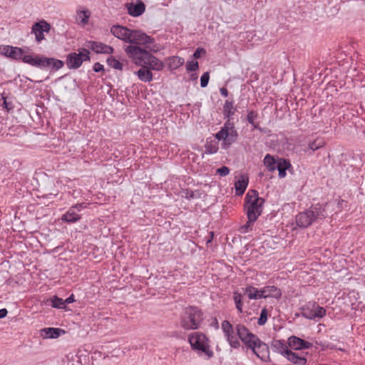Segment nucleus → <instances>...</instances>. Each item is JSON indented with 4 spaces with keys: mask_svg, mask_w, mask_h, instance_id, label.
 Returning <instances> with one entry per match:
<instances>
[{
    "mask_svg": "<svg viewBox=\"0 0 365 365\" xmlns=\"http://www.w3.org/2000/svg\"><path fill=\"white\" fill-rule=\"evenodd\" d=\"M9 49H11L9 45H0V55L7 57Z\"/></svg>",
    "mask_w": 365,
    "mask_h": 365,
    "instance_id": "37998d69",
    "label": "nucleus"
},
{
    "mask_svg": "<svg viewBox=\"0 0 365 365\" xmlns=\"http://www.w3.org/2000/svg\"><path fill=\"white\" fill-rule=\"evenodd\" d=\"M245 202L247 217L257 220L262 211L264 200L258 196L257 191L250 190L246 195Z\"/></svg>",
    "mask_w": 365,
    "mask_h": 365,
    "instance_id": "423d86ee",
    "label": "nucleus"
},
{
    "mask_svg": "<svg viewBox=\"0 0 365 365\" xmlns=\"http://www.w3.org/2000/svg\"><path fill=\"white\" fill-rule=\"evenodd\" d=\"M188 341L192 349L199 356H205L207 359L213 356L210 341L205 334L199 331L192 332L188 336Z\"/></svg>",
    "mask_w": 365,
    "mask_h": 365,
    "instance_id": "20e7f679",
    "label": "nucleus"
},
{
    "mask_svg": "<svg viewBox=\"0 0 365 365\" xmlns=\"http://www.w3.org/2000/svg\"><path fill=\"white\" fill-rule=\"evenodd\" d=\"M202 313L195 307L185 308L180 318V327L186 330L197 329L202 322Z\"/></svg>",
    "mask_w": 365,
    "mask_h": 365,
    "instance_id": "39448f33",
    "label": "nucleus"
},
{
    "mask_svg": "<svg viewBox=\"0 0 365 365\" xmlns=\"http://www.w3.org/2000/svg\"><path fill=\"white\" fill-rule=\"evenodd\" d=\"M138 78L143 82H150L153 81V75L150 69L146 66H143L135 72Z\"/></svg>",
    "mask_w": 365,
    "mask_h": 365,
    "instance_id": "bb28decb",
    "label": "nucleus"
},
{
    "mask_svg": "<svg viewBox=\"0 0 365 365\" xmlns=\"http://www.w3.org/2000/svg\"><path fill=\"white\" fill-rule=\"evenodd\" d=\"M66 331L60 328L46 327L40 330L41 336L43 339H57Z\"/></svg>",
    "mask_w": 365,
    "mask_h": 365,
    "instance_id": "412c9836",
    "label": "nucleus"
},
{
    "mask_svg": "<svg viewBox=\"0 0 365 365\" xmlns=\"http://www.w3.org/2000/svg\"><path fill=\"white\" fill-rule=\"evenodd\" d=\"M86 48L91 49L97 53H112L113 52V48L106 44H104L101 42L90 41H87L85 43Z\"/></svg>",
    "mask_w": 365,
    "mask_h": 365,
    "instance_id": "dca6fc26",
    "label": "nucleus"
},
{
    "mask_svg": "<svg viewBox=\"0 0 365 365\" xmlns=\"http://www.w3.org/2000/svg\"><path fill=\"white\" fill-rule=\"evenodd\" d=\"M93 68L95 72H101L104 71L103 66L100 63H94Z\"/></svg>",
    "mask_w": 365,
    "mask_h": 365,
    "instance_id": "c03bdc74",
    "label": "nucleus"
},
{
    "mask_svg": "<svg viewBox=\"0 0 365 365\" xmlns=\"http://www.w3.org/2000/svg\"><path fill=\"white\" fill-rule=\"evenodd\" d=\"M218 150L217 143L215 141L207 142L205 145V150L209 154H214Z\"/></svg>",
    "mask_w": 365,
    "mask_h": 365,
    "instance_id": "473e14b6",
    "label": "nucleus"
},
{
    "mask_svg": "<svg viewBox=\"0 0 365 365\" xmlns=\"http://www.w3.org/2000/svg\"><path fill=\"white\" fill-rule=\"evenodd\" d=\"M190 78H191L192 80H196V79L197 78V74H196V73L191 74V75H190Z\"/></svg>",
    "mask_w": 365,
    "mask_h": 365,
    "instance_id": "3c124183",
    "label": "nucleus"
},
{
    "mask_svg": "<svg viewBox=\"0 0 365 365\" xmlns=\"http://www.w3.org/2000/svg\"><path fill=\"white\" fill-rule=\"evenodd\" d=\"M232 102L227 101L223 106V113L227 118H230L235 113Z\"/></svg>",
    "mask_w": 365,
    "mask_h": 365,
    "instance_id": "7c9ffc66",
    "label": "nucleus"
},
{
    "mask_svg": "<svg viewBox=\"0 0 365 365\" xmlns=\"http://www.w3.org/2000/svg\"><path fill=\"white\" fill-rule=\"evenodd\" d=\"M110 32L125 43L143 45L153 53L160 51V46L155 43L154 39L141 30H133L123 26L115 25L111 27Z\"/></svg>",
    "mask_w": 365,
    "mask_h": 365,
    "instance_id": "f257e3e1",
    "label": "nucleus"
},
{
    "mask_svg": "<svg viewBox=\"0 0 365 365\" xmlns=\"http://www.w3.org/2000/svg\"><path fill=\"white\" fill-rule=\"evenodd\" d=\"M51 29V24L41 19L32 25L31 34L34 35L36 43H40L46 39V35L50 32Z\"/></svg>",
    "mask_w": 365,
    "mask_h": 365,
    "instance_id": "f8f14e48",
    "label": "nucleus"
},
{
    "mask_svg": "<svg viewBox=\"0 0 365 365\" xmlns=\"http://www.w3.org/2000/svg\"><path fill=\"white\" fill-rule=\"evenodd\" d=\"M185 67L188 72L195 71L199 68V63L195 60H189L187 61Z\"/></svg>",
    "mask_w": 365,
    "mask_h": 365,
    "instance_id": "f704fd0d",
    "label": "nucleus"
},
{
    "mask_svg": "<svg viewBox=\"0 0 365 365\" xmlns=\"http://www.w3.org/2000/svg\"><path fill=\"white\" fill-rule=\"evenodd\" d=\"M184 63V58L178 56H170L165 59V63L168 68L171 71L178 69L182 66Z\"/></svg>",
    "mask_w": 365,
    "mask_h": 365,
    "instance_id": "393cba45",
    "label": "nucleus"
},
{
    "mask_svg": "<svg viewBox=\"0 0 365 365\" xmlns=\"http://www.w3.org/2000/svg\"><path fill=\"white\" fill-rule=\"evenodd\" d=\"M128 13L134 17L140 16L145 12V6L143 1L138 0L135 2L126 4Z\"/></svg>",
    "mask_w": 365,
    "mask_h": 365,
    "instance_id": "aec40b11",
    "label": "nucleus"
},
{
    "mask_svg": "<svg viewBox=\"0 0 365 365\" xmlns=\"http://www.w3.org/2000/svg\"><path fill=\"white\" fill-rule=\"evenodd\" d=\"M142 66H146L150 70L160 71L164 68L165 64L163 61L150 54L149 52L147 56H145Z\"/></svg>",
    "mask_w": 365,
    "mask_h": 365,
    "instance_id": "f3484780",
    "label": "nucleus"
},
{
    "mask_svg": "<svg viewBox=\"0 0 365 365\" xmlns=\"http://www.w3.org/2000/svg\"><path fill=\"white\" fill-rule=\"evenodd\" d=\"M220 93L222 96H225V97H227L228 96V91L226 88H221L220 90Z\"/></svg>",
    "mask_w": 365,
    "mask_h": 365,
    "instance_id": "8fccbe9b",
    "label": "nucleus"
},
{
    "mask_svg": "<svg viewBox=\"0 0 365 365\" xmlns=\"http://www.w3.org/2000/svg\"><path fill=\"white\" fill-rule=\"evenodd\" d=\"M74 301H75V299H74V297L73 294H71L69 297H68L67 299L63 300V302H65V305L68 304H71V303L73 302Z\"/></svg>",
    "mask_w": 365,
    "mask_h": 365,
    "instance_id": "de8ad7c7",
    "label": "nucleus"
},
{
    "mask_svg": "<svg viewBox=\"0 0 365 365\" xmlns=\"http://www.w3.org/2000/svg\"><path fill=\"white\" fill-rule=\"evenodd\" d=\"M140 44H129L124 46V51L129 58L136 66H142L145 61V56L149 52H151L145 46L140 47Z\"/></svg>",
    "mask_w": 365,
    "mask_h": 365,
    "instance_id": "1a4fd4ad",
    "label": "nucleus"
},
{
    "mask_svg": "<svg viewBox=\"0 0 365 365\" xmlns=\"http://www.w3.org/2000/svg\"><path fill=\"white\" fill-rule=\"evenodd\" d=\"M287 344L290 349L294 350L306 349L312 346V343L306 341L296 336L289 337L287 339Z\"/></svg>",
    "mask_w": 365,
    "mask_h": 365,
    "instance_id": "6ab92c4d",
    "label": "nucleus"
},
{
    "mask_svg": "<svg viewBox=\"0 0 365 365\" xmlns=\"http://www.w3.org/2000/svg\"><path fill=\"white\" fill-rule=\"evenodd\" d=\"M262 298L273 297L278 299L282 295L281 290L275 286H267L261 289Z\"/></svg>",
    "mask_w": 365,
    "mask_h": 365,
    "instance_id": "5701e85b",
    "label": "nucleus"
},
{
    "mask_svg": "<svg viewBox=\"0 0 365 365\" xmlns=\"http://www.w3.org/2000/svg\"><path fill=\"white\" fill-rule=\"evenodd\" d=\"M256 220H251L250 218H248V221L247 222V223L245 225L241 227V228H240L241 232L246 233V232H249L250 230H251L252 227L254 225V222Z\"/></svg>",
    "mask_w": 365,
    "mask_h": 365,
    "instance_id": "e433bc0d",
    "label": "nucleus"
},
{
    "mask_svg": "<svg viewBox=\"0 0 365 365\" xmlns=\"http://www.w3.org/2000/svg\"><path fill=\"white\" fill-rule=\"evenodd\" d=\"M90 61V52L86 48L78 49L66 56V65L70 69L78 68L84 61Z\"/></svg>",
    "mask_w": 365,
    "mask_h": 365,
    "instance_id": "9b49d317",
    "label": "nucleus"
},
{
    "mask_svg": "<svg viewBox=\"0 0 365 365\" xmlns=\"http://www.w3.org/2000/svg\"><path fill=\"white\" fill-rule=\"evenodd\" d=\"M216 173L219 175H220L222 177H225V176H227L230 173V169L226 166H222V168H218L216 170Z\"/></svg>",
    "mask_w": 365,
    "mask_h": 365,
    "instance_id": "79ce46f5",
    "label": "nucleus"
},
{
    "mask_svg": "<svg viewBox=\"0 0 365 365\" xmlns=\"http://www.w3.org/2000/svg\"><path fill=\"white\" fill-rule=\"evenodd\" d=\"M268 312L267 309H262L260 313V316L257 320L259 325H264L267 321Z\"/></svg>",
    "mask_w": 365,
    "mask_h": 365,
    "instance_id": "c9c22d12",
    "label": "nucleus"
},
{
    "mask_svg": "<svg viewBox=\"0 0 365 365\" xmlns=\"http://www.w3.org/2000/svg\"><path fill=\"white\" fill-rule=\"evenodd\" d=\"M67 357L70 361L68 362V365H84V364H86L87 361V356L83 354H70L67 356Z\"/></svg>",
    "mask_w": 365,
    "mask_h": 365,
    "instance_id": "a878e982",
    "label": "nucleus"
},
{
    "mask_svg": "<svg viewBox=\"0 0 365 365\" xmlns=\"http://www.w3.org/2000/svg\"><path fill=\"white\" fill-rule=\"evenodd\" d=\"M206 54V50L203 48L198 47L195 53H193V58L194 59H198L201 57L204 56Z\"/></svg>",
    "mask_w": 365,
    "mask_h": 365,
    "instance_id": "58836bf2",
    "label": "nucleus"
},
{
    "mask_svg": "<svg viewBox=\"0 0 365 365\" xmlns=\"http://www.w3.org/2000/svg\"><path fill=\"white\" fill-rule=\"evenodd\" d=\"M210 75L208 72L204 73L200 78V86L202 88H205L209 82Z\"/></svg>",
    "mask_w": 365,
    "mask_h": 365,
    "instance_id": "ea45409f",
    "label": "nucleus"
},
{
    "mask_svg": "<svg viewBox=\"0 0 365 365\" xmlns=\"http://www.w3.org/2000/svg\"><path fill=\"white\" fill-rule=\"evenodd\" d=\"M24 63L40 68H53L58 70L63 66V62L53 58H46L39 55L26 56Z\"/></svg>",
    "mask_w": 365,
    "mask_h": 365,
    "instance_id": "6e6552de",
    "label": "nucleus"
},
{
    "mask_svg": "<svg viewBox=\"0 0 365 365\" xmlns=\"http://www.w3.org/2000/svg\"><path fill=\"white\" fill-rule=\"evenodd\" d=\"M264 165L269 172L277 170L280 178H285L287 175L286 171L291 168V164L288 160L279 157L275 158L269 154L265 155Z\"/></svg>",
    "mask_w": 365,
    "mask_h": 365,
    "instance_id": "0eeeda50",
    "label": "nucleus"
},
{
    "mask_svg": "<svg viewBox=\"0 0 365 365\" xmlns=\"http://www.w3.org/2000/svg\"><path fill=\"white\" fill-rule=\"evenodd\" d=\"M285 358L290 362L297 365H305L307 364V358L299 356L298 354L289 350Z\"/></svg>",
    "mask_w": 365,
    "mask_h": 365,
    "instance_id": "cd10ccee",
    "label": "nucleus"
},
{
    "mask_svg": "<svg viewBox=\"0 0 365 365\" xmlns=\"http://www.w3.org/2000/svg\"><path fill=\"white\" fill-rule=\"evenodd\" d=\"M7 313L6 309H0V319L4 318L7 315Z\"/></svg>",
    "mask_w": 365,
    "mask_h": 365,
    "instance_id": "09e8293b",
    "label": "nucleus"
},
{
    "mask_svg": "<svg viewBox=\"0 0 365 365\" xmlns=\"http://www.w3.org/2000/svg\"><path fill=\"white\" fill-rule=\"evenodd\" d=\"M91 11L85 6H78L76 12V21L78 25L85 27L89 24Z\"/></svg>",
    "mask_w": 365,
    "mask_h": 365,
    "instance_id": "2eb2a0df",
    "label": "nucleus"
},
{
    "mask_svg": "<svg viewBox=\"0 0 365 365\" xmlns=\"http://www.w3.org/2000/svg\"><path fill=\"white\" fill-rule=\"evenodd\" d=\"M273 349L275 351L280 354L283 356H286L290 349H289V346L284 341L277 340L274 341L272 344Z\"/></svg>",
    "mask_w": 365,
    "mask_h": 365,
    "instance_id": "c85d7f7f",
    "label": "nucleus"
},
{
    "mask_svg": "<svg viewBox=\"0 0 365 365\" xmlns=\"http://www.w3.org/2000/svg\"><path fill=\"white\" fill-rule=\"evenodd\" d=\"M324 145V142L322 140H317L309 145V148L312 150H316L319 148H322Z\"/></svg>",
    "mask_w": 365,
    "mask_h": 365,
    "instance_id": "a19ab883",
    "label": "nucleus"
},
{
    "mask_svg": "<svg viewBox=\"0 0 365 365\" xmlns=\"http://www.w3.org/2000/svg\"><path fill=\"white\" fill-rule=\"evenodd\" d=\"M237 335L244 345L262 361H267L269 359V349L268 346L260 340L255 334H252L244 325L236 326Z\"/></svg>",
    "mask_w": 365,
    "mask_h": 365,
    "instance_id": "f03ea898",
    "label": "nucleus"
},
{
    "mask_svg": "<svg viewBox=\"0 0 365 365\" xmlns=\"http://www.w3.org/2000/svg\"><path fill=\"white\" fill-rule=\"evenodd\" d=\"M26 56H34V55L26 54L23 48L11 46L7 58L13 60H22L24 63Z\"/></svg>",
    "mask_w": 365,
    "mask_h": 365,
    "instance_id": "4be33fe9",
    "label": "nucleus"
},
{
    "mask_svg": "<svg viewBox=\"0 0 365 365\" xmlns=\"http://www.w3.org/2000/svg\"><path fill=\"white\" fill-rule=\"evenodd\" d=\"M233 298L235 302L241 301L242 299V295L240 293L235 292L234 293Z\"/></svg>",
    "mask_w": 365,
    "mask_h": 365,
    "instance_id": "49530a36",
    "label": "nucleus"
},
{
    "mask_svg": "<svg viewBox=\"0 0 365 365\" xmlns=\"http://www.w3.org/2000/svg\"><path fill=\"white\" fill-rule=\"evenodd\" d=\"M107 63L110 67H112L115 69H117V70L123 69V64L118 60L115 59L113 57H109L107 59Z\"/></svg>",
    "mask_w": 365,
    "mask_h": 365,
    "instance_id": "72a5a7b5",
    "label": "nucleus"
},
{
    "mask_svg": "<svg viewBox=\"0 0 365 365\" xmlns=\"http://www.w3.org/2000/svg\"><path fill=\"white\" fill-rule=\"evenodd\" d=\"M87 204L81 203L71 207L62 216V220L67 222H74L80 219V215L77 214V211L79 212L82 209L86 208Z\"/></svg>",
    "mask_w": 365,
    "mask_h": 365,
    "instance_id": "a211bd4d",
    "label": "nucleus"
},
{
    "mask_svg": "<svg viewBox=\"0 0 365 365\" xmlns=\"http://www.w3.org/2000/svg\"><path fill=\"white\" fill-rule=\"evenodd\" d=\"M248 177L245 175H242L239 177L235 183L236 195H242L245 192L248 185Z\"/></svg>",
    "mask_w": 365,
    "mask_h": 365,
    "instance_id": "b1692460",
    "label": "nucleus"
},
{
    "mask_svg": "<svg viewBox=\"0 0 365 365\" xmlns=\"http://www.w3.org/2000/svg\"><path fill=\"white\" fill-rule=\"evenodd\" d=\"M244 294H246L250 299H262L261 289H258L252 286L247 287L244 290Z\"/></svg>",
    "mask_w": 365,
    "mask_h": 365,
    "instance_id": "c756f323",
    "label": "nucleus"
},
{
    "mask_svg": "<svg viewBox=\"0 0 365 365\" xmlns=\"http://www.w3.org/2000/svg\"><path fill=\"white\" fill-rule=\"evenodd\" d=\"M235 306H236V308L237 309V311L240 313L242 312V307H243V303L241 301H237V302H235Z\"/></svg>",
    "mask_w": 365,
    "mask_h": 365,
    "instance_id": "a18cd8bd",
    "label": "nucleus"
},
{
    "mask_svg": "<svg viewBox=\"0 0 365 365\" xmlns=\"http://www.w3.org/2000/svg\"><path fill=\"white\" fill-rule=\"evenodd\" d=\"M343 201L341 202H331L322 206L317 204L310 207V209L300 212L296 217V224L299 227H307L309 226L315 220L324 218L333 212L332 208L336 205L337 207H341Z\"/></svg>",
    "mask_w": 365,
    "mask_h": 365,
    "instance_id": "7ed1b4c3",
    "label": "nucleus"
},
{
    "mask_svg": "<svg viewBox=\"0 0 365 365\" xmlns=\"http://www.w3.org/2000/svg\"><path fill=\"white\" fill-rule=\"evenodd\" d=\"M51 306L57 309H65V302L61 298L54 296L51 298Z\"/></svg>",
    "mask_w": 365,
    "mask_h": 365,
    "instance_id": "2f4dec72",
    "label": "nucleus"
},
{
    "mask_svg": "<svg viewBox=\"0 0 365 365\" xmlns=\"http://www.w3.org/2000/svg\"><path fill=\"white\" fill-rule=\"evenodd\" d=\"M222 330L230 346L234 349H237L240 346L239 336L236 329L235 330L232 324L227 321H223L221 325Z\"/></svg>",
    "mask_w": 365,
    "mask_h": 365,
    "instance_id": "4468645a",
    "label": "nucleus"
},
{
    "mask_svg": "<svg viewBox=\"0 0 365 365\" xmlns=\"http://www.w3.org/2000/svg\"><path fill=\"white\" fill-rule=\"evenodd\" d=\"M237 132L232 124L230 123H225L221 130L215 134V138L219 141H222V146L227 148L236 140Z\"/></svg>",
    "mask_w": 365,
    "mask_h": 365,
    "instance_id": "9d476101",
    "label": "nucleus"
},
{
    "mask_svg": "<svg viewBox=\"0 0 365 365\" xmlns=\"http://www.w3.org/2000/svg\"><path fill=\"white\" fill-rule=\"evenodd\" d=\"M257 114L255 111H250L247 114V120L250 124H252L255 128H257V124L255 123V120L257 118Z\"/></svg>",
    "mask_w": 365,
    "mask_h": 365,
    "instance_id": "4c0bfd02",
    "label": "nucleus"
},
{
    "mask_svg": "<svg viewBox=\"0 0 365 365\" xmlns=\"http://www.w3.org/2000/svg\"><path fill=\"white\" fill-rule=\"evenodd\" d=\"M325 314V309L315 303L309 302L302 309V315L309 319L317 320L322 318Z\"/></svg>",
    "mask_w": 365,
    "mask_h": 365,
    "instance_id": "ddd939ff",
    "label": "nucleus"
}]
</instances>
